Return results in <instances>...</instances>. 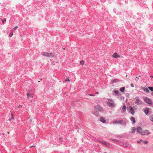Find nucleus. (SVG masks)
<instances>
[{"instance_id":"nucleus-35","label":"nucleus","mask_w":153,"mask_h":153,"mask_svg":"<svg viewBox=\"0 0 153 153\" xmlns=\"http://www.w3.org/2000/svg\"><path fill=\"white\" fill-rule=\"evenodd\" d=\"M18 107H19V108H20V107L21 108V107H22V106H21V105H19V106H18Z\"/></svg>"},{"instance_id":"nucleus-19","label":"nucleus","mask_w":153,"mask_h":153,"mask_svg":"<svg viewBox=\"0 0 153 153\" xmlns=\"http://www.w3.org/2000/svg\"><path fill=\"white\" fill-rule=\"evenodd\" d=\"M13 33L12 32V30H11L10 33L9 35V36L10 37H11L13 36Z\"/></svg>"},{"instance_id":"nucleus-11","label":"nucleus","mask_w":153,"mask_h":153,"mask_svg":"<svg viewBox=\"0 0 153 153\" xmlns=\"http://www.w3.org/2000/svg\"><path fill=\"white\" fill-rule=\"evenodd\" d=\"M130 110L131 111V113L132 114H134V110L131 107L129 108Z\"/></svg>"},{"instance_id":"nucleus-1","label":"nucleus","mask_w":153,"mask_h":153,"mask_svg":"<svg viewBox=\"0 0 153 153\" xmlns=\"http://www.w3.org/2000/svg\"><path fill=\"white\" fill-rule=\"evenodd\" d=\"M42 54L44 56H45L48 57H52L54 56L53 54L51 53H48L47 52H43Z\"/></svg>"},{"instance_id":"nucleus-29","label":"nucleus","mask_w":153,"mask_h":153,"mask_svg":"<svg viewBox=\"0 0 153 153\" xmlns=\"http://www.w3.org/2000/svg\"><path fill=\"white\" fill-rule=\"evenodd\" d=\"M144 143L145 144H147L148 143V142L146 141V140H145L144 141Z\"/></svg>"},{"instance_id":"nucleus-10","label":"nucleus","mask_w":153,"mask_h":153,"mask_svg":"<svg viewBox=\"0 0 153 153\" xmlns=\"http://www.w3.org/2000/svg\"><path fill=\"white\" fill-rule=\"evenodd\" d=\"M101 142L103 144L105 145V146H109V144L105 142V141H101Z\"/></svg>"},{"instance_id":"nucleus-27","label":"nucleus","mask_w":153,"mask_h":153,"mask_svg":"<svg viewBox=\"0 0 153 153\" xmlns=\"http://www.w3.org/2000/svg\"><path fill=\"white\" fill-rule=\"evenodd\" d=\"M18 27L17 26L15 27H14V29H14V30H16V29H17L18 28Z\"/></svg>"},{"instance_id":"nucleus-2","label":"nucleus","mask_w":153,"mask_h":153,"mask_svg":"<svg viewBox=\"0 0 153 153\" xmlns=\"http://www.w3.org/2000/svg\"><path fill=\"white\" fill-rule=\"evenodd\" d=\"M94 109L95 110L98 111H102V108L100 105H96L94 106Z\"/></svg>"},{"instance_id":"nucleus-36","label":"nucleus","mask_w":153,"mask_h":153,"mask_svg":"<svg viewBox=\"0 0 153 153\" xmlns=\"http://www.w3.org/2000/svg\"><path fill=\"white\" fill-rule=\"evenodd\" d=\"M140 142H143V140H140Z\"/></svg>"},{"instance_id":"nucleus-20","label":"nucleus","mask_w":153,"mask_h":153,"mask_svg":"<svg viewBox=\"0 0 153 153\" xmlns=\"http://www.w3.org/2000/svg\"><path fill=\"white\" fill-rule=\"evenodd\" d=\"M150 119L151 121L153 122V115L151 116Z\"/></svg>"},{"instance_id":"nucleus-4","label":"nucleus","mask_w":153,"mask_h":153,"mask_svg":"<svg viewBox=\"0 0 153 153\" xmlns=\"http://www.w3.org/2000/svg\"><path fill=\"white\" fill-rule=\"evenodd\" d=\"M144 101L147 103L149 104H151L152 103L151 100L148 98L147 97H145L144 99Z\"/></svg>"},{"instance_id":"nucleus-5","label":"nucleus","mask_w":153,"mask_h":153,"mask_svg":"<svg viewBox=\"0 0 153 153\" xmlns=\"http://www.w3.org/2000/svg\"><path fill=\"white\" fill-rule=\"evenodd\" d=\"M112 57L115 58H118L120 57V56L117 53H115L112 55Z\"/></svg>"},{"instance_id":"nucleus-21","label":"nucleus","mask_w":153,"mask_h":153,"mask_svg":"<svg viewBox=\"0 0 153 153\" xmlns=\"http://www.w3.org/2000/svg\"><path fill=\"white\" fill-rule=\"evenodd\" d=\"M84 61L83 60H82L80 62V64L81 65H83L84 64Z\"/></svg>"},{"instance_id":"nucleus-15","label":"nucleus","mask_w":153,"mask_h":153,"mask_svg":"<svg viewBox=\"0 0 153 153\" xmlns=\"http://www.w3.org/2000/svg\"><path fill=\"white\" fill-rule=\"evenodd\" d=\"M126 110V106L125 105H124L122 108V111L123 112H124Z\"/></svg>"},{"instance_id":"nucleus-12","label":"nucleus","mask_w":153,"mask_h":153,"mask_svg":"<svg viewBox=\"0 0 153 153\" xmlns=\"http://www.w3.org/2000/svg\"><path fill=\"white\" fill-rule=\"evenodd\" d=\"M121 122H122L121 121H120L118 122V121H117V120H114L113 121V123L114 124L118 123H121Z\"/></svg>"},{"instance_id":"nucleus-33","label":"nucleus","mask_w":153,"mask_h":153,"mask_svg":"<svg viewBox=\"0 0 153 153\" xmlns=\"http://www.w3.org/2000/svg\"><path fill=\"white\" fill-rule=\"evenodd\" d=\"M88 95L91 96H94V95L91 94H89Z\"/></svg>"},{"instance_id":"nucleus-39","label":"nucleus","mask_w":153,"mask_h":153,"mask_svg":"<svg viewBox=\"0 0 153 153\" xmlns=\"http://www.w3.org/2000/svg\"><path fill=\"white\" fill-rule=\"evenodd\" d=\"M32 146H30V148H31V147H32Z\"/></svg>"},{"instance_id":"nucleus-6","label":"nucleus","mask_w":153,"mask_h":153,"mask_svg":"<svg viewBox=\"0 0 153 153\" xmlns=\"http://www.w3.org/2000/svg\"><path fill=\"white\" fill-rule=\"evenodd\" d=\"M107 103L108 106L111 107H114L115 106V104L114 103H110L109 102H107Z\"/></svg>"},{"instance_id":"nucleus-3","label":"nucleus","mask_w":153,"mask_h":153,"mask_svg":"<svg viewBox=\"0 0 153 153\" xmlns=\"http://www.w3.org/2000/svg\"><path fill=\"white\" fill-rule=\"evenodd\" d=\"M150 134L149 131L147 130H144L143 131H142L141 134L142 135H147Z\"/></svg>"},{"instance_id":"nucleus-7","label":"nucleus","mask_w":153,"mask_h":153,"mask_svg":"<svg viewBox=\"0 0 153 153\" xmlns=\"http://www.w3.org/2000/svg\"><path fill=\"white\" fill-rule=\"evenodd\" d=\"M137 131L139 133L141 134V133L142 131V129L141 127H138L137 129Z\"/></svg>"},{"instance_id":"nucleus-9","label":"nucleus","mask_w":153,"mask_h":153,"mask_svg":"<svg viewBox=\"0 0 153 153\" xmlns=\"http://www.w3.org/2000/svg\"><path fill=\"white\" fill-rule=\"evenodd\" d=\"M100 120L103 123H105V118L103 117H101L100 118Z\"/></svg>"},{"instance_id":"nucleus-25","label":"nucleus","mask_w":153,"mask_h":153,"mask_svg":"<svg viewBox=\"0 0 153 153\" xmlns=\"http://www.w3.org/2000/svg\"><path fill=\"white\" fill-rule=\"evenodd\" d=\"M11 119H9V120L10 121L11 120L13 119V115L11 114Z\"/></svg>"},{"instance_id":"nucleus-31","label":"nucleus","mask_w":153,"mask_h":153,"mask_svg":"<svg viewBox=\"0 0 153 153\" xmlns=\"http://www.w3.org/2000/svg\"><path fill=\"white\" fill-rule=\"evenodd\" d=\"M132 87H134V86L133 84L131 83L130 85Z\"/></svg>"},{"instance_id":"nucleus-13","label":"nucleus","mask_w":153,"mask_h":153,"mask_svg":"<svg viewBox=\"0 0 153 153\" xmlns=\"http://www.w3.org/2000/svg\"><path fill=\"white\" fill-rule=\"evenodd\" d=\"M125 87H123L122 88H121L120 89V91L121 92H124V91H125Z\"/></svg>"},{"instance_id":"nucleus-24","label":"nucleus","mask_w":153,"mask_h":153,"mask_svg":"<svg viewBox=\"0 0 153 153\" xmlns=\"http://www.w3.org/2000/svg\"><path fill=\"white\" fill-rule=\"evenodd\" d=\"M1 21L3 23V24H4V22H6V19L4 18V20H2L1 19Z\"/></svg>"},{"instance_id":"nucleus-22","label":"nucleus","mask_w":153,"mask_h":153,"mask_svg":"<svg viewBox=\"0 0 153 153\" xmlns=\"http://www.w3.org/2000/svg\"><path fill=\"white\" fill-rule=\"evenodd\" d=\"M114 92L116 94H118V93H119V92L117 90H115L114 91Z\"/></svg>"},{"instance_id":"nucleus-38","label":"nucleus","mask_w":153,"mask_h":153,"mask_svg":"<svg viewBox=\"0 0 153 153\" xmlns=\"http://www.w3.org/2000/svg\"><path fill=\"white\" fill-rule=\"evenodd\" d=\"M115 141H117V140H114Z\"/></svg>"},{"instance_id":"nucleus-14","label":"nucleus","mask_w":153,"mask_h":153,"mask_svg":"<svg viewBox=\"0 0 153 153\" xmlns=\"http://www.w3.org/2000/svg\"><path fill=\"white\" fill-rule=\"evenodd\" d=\"M149 109L148 108H146L144 110V112L146 114H147L148 113Z\"/></svg>"},{"instance_id":"nucleus-37","label":"nucleus","mask_w":153,"mask_h":153,"mask_svg":"<svg viewBox=\"0 0 153 153\" xmlns=\"http://www.w3.org/2000/svg\"><path fill=\"white\" fill-rule=\"evenodd\" d=\"M99 94V93L98 92H97L96 93V94Z\"/></svg>"},{"instance_id":"nucleus-23","label":"nucleus","mask_w":153,"mask_h":153,"mask_svg":"<svg viewBox=\"0 0 153 153\" xmlns=\"http://www.w3.org/2000/svg\"><path fill=\"white\" fill-rule=\"evenodd\" d=\"M148 88L151 91H153V87H149Z\"/></svg>"},{"instance_id":"nucleus-41","label":"nucleus","mask_w":153,"mask_h":153,"mask_svg":"<svg viewBox=\"0 0 153 153\" xmlns=\"http://www.w3.org/2000/svg\"><path fill=\"white\" fill-rule=\"evenodd\" d=\"M104 153H106V152H104Z\"/></svg>"},{"instance_id":"nucleus-16","label":"nucleus","mask_w":153,"mask_h":153,"mask_svg":"<svg viewBox=\"0 0 153 153\" xmlns=\"http://www.w3.org/2000/svg\"><path fill=\"white\" fill-rule=\"evenodd\" d=\"M130 120L131 121H133L134 123H136V121L135 119L133 117H131Z\"/></svg>"},{"instance_id":"nucleus-28","label":"nucleus","mask_w":153,"mask_h":153,"mask_svg":"<svg viewBox=\"0 0 153 153\" xmlns=\"http://www.w3.org/2000/svg\"><path fill=\"white\" fill-rule=\"evenodd\" d=\"M108 101L110 102H113V100L110 99L108 100Z\"/></svg>"},{"instance_id":"nucleus-32","label":"nucleus","mask_w":153,"mask_h":153,"mask_svg":"<svg viewBox=\"0 0 153 153\" xmlns=\"http://www.w3.org/2000/svg\"><path fill=\"white\" fill-rule=\"evenodd\" d=\"M117 81V79H114L113 80V82H116Z\"/></svg>"},{"instance_id":"nucleus-30","label":"nucleus","mask_w":153,"mask_h":153,"mask_svg":"<svg viewBox=\"0 0 153 153\" xmlns=\"http://www.w3.org/2000/svg\"><path fill=\"white\" fill-rule=\"evenodd\" d=\"M70 81V80L68 78L67 79L65 80V81L66 82H67L68 81Z\"/></svg>"},{"instance_id":"nucleus-8","label":"nucleus","mask_w":153,"mask_h":153,"mask_svg":"<svg viewBox=\"0 0 153 153\" xmlns=\"http://www.w3.org/2000/svg\"><path fill=\"white\" fill-rule=\"evenodd\" d=\"M27 98H32L33 97V94H29L28 93L27 94Z\"/></svg>"},{"instance_id":"nucleus-26","label":"nucleus","mask_w":153,"mask_h":153,"mask_svg":"<svg viewBox=\"0 0 153 153\" xmlns=\"http://www.w3.org/2000/svg\"><path fill=\"white\" fill-rule=\"evenodd\" d=\"M136 103L137 104H138H138H139V100H138V99H136Z\"/></svg>"},{"instance_id":"nucleus-18","label":"nucleus","mask_w":153,"mask_h":153,"mask_svg":"<svg viewBox=\"0 0 153 153\" xmlns=\"http://www.w3.org/2000/svg\"><path fill=\"white\" fill-rule=\"evenodd\" d=\"M136 129L135 128H133L131 130V133H134L136 131Z\"/></svg>"},{"instance_id":"nucleus-40","label":"nucleus","mask_w":153,"mask_h":153,"mask_svg":"<svg viewBox=\"0 0 153 153\" xmlns=\"http://www.w3.org/2000/svg\"><path fill=\"white\" fill-rule=\"evenodd\" d=\"M152 95L153 96V92L152 93Z\"/></svg>"},{"instance_id":"nucleus-17","label":"nucleus","mask_w":153,"mask_h":153,"mask_svg":"<svg viewBox=\"0 0 153 153\" xmlns=\"http://www.w3.org/2000/svg\"><path fill=\"white\" fill-rule=\"evenodd\" d=\"M144 91L146 92V93H148L149 91V90L147 88H143Z\"/></svg>"},{"instance_id":"nucleus-34","label":"nucleus","mask_w":153,"mask_h":153,"mask_svg":"<svg viewBox=\"0 0 153 153\" xmlns=\"http://www.w3.org/2000/svg\"><path fill=\"white\" fill-rule=\"evenodd\" d=\"M137 143H140V141H137Z\"/></svg>"}]
</instances>
